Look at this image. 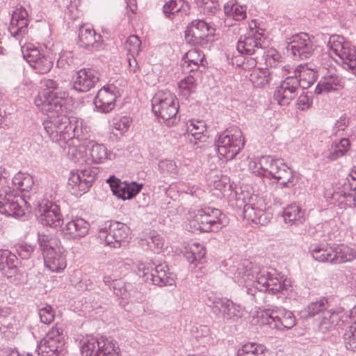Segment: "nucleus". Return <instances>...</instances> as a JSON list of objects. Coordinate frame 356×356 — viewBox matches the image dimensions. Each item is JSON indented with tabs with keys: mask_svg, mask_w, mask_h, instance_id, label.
Instances as JSON below:
<instances>
[{
	"mask_svg": "<svg viewBox=\"0 0 356 356\" xmlns=\"http://www.w3.org/2000/svg\"><path fill=\"white\" fill-rule=\"evenodd\" d=\"M65 106L60 111H42L47 115L42 123L44 129L53 142L65 141L74 138L79 140L86 138L87 127L83 126V121L75 116L64 114Z\"/></svg>",
	"mask_w": 356,
	"mask_h": 356,
	"instance_id": "f257e3e1",
	"label": "nucleus"
},
{
	"mask_svg": "<svg viewBox=\"0 0 356 356\" xmlns=\"http://www.w3.org/2000/svg\"><path fill=\"white\" fill-rule=\"evenodd\" d=\"M196 88L197 83L194 74H189L179 82V92L186 99L195 92Z\"/></svg>",
	"mask_w": 356,
	"mask_h": 356,
	"instance_id": "8fccbe9b",
	"label": "nucleus"
},
{
	"mask_svg": "<svg viewBox=\"0 0 356 356\" xmlns=\"http://www.w3.org/2000/svg\"><path fill=\"white\" fill-rule=\"evenodd\" d=\"M282 56L277 52H273L272 54H268L266 57V63L267 65H269L271 68L280 69L282 72L284 73L288 70L286 66H283L281 63L280 59Z\"/></svg>",
	"mask_w": 356,
	"mask_h": 356,
	"instance_id": "13d9d810",
	"label": "nucleus"
},
{
	"mask_svg": "<svg viewBox=\"0 0 356 356\" xmlns=\"http://www.w3.org/2000/svg\"><path fill=\"white\" fill-rule=\"evenodd\" d=\"M345 86V79L335 72H328L316 87L315 92L321 94L342 89Z\"/></svg>",
	"mask_w": 356,
	"mask_h": 356,
	"instance_id": "473e14b6",
	"label": "nucleus"
},
{
	"mask_svg": "<svg viewBox=\"0 0 356 356\" xmlns=\"http://www.w3.org/2000/svg\"><path fill=\"white\" fill-rule=\"evenodd\" d=\"M11 184L18 191L28 192L33 185V180L29 175L18 172L11 179Z\"/></svg>",
	"mask_w": 356,
	"mask_h": 356,
	"instance_id": "de8ad7c7",
	"label": "nucleus"
},
{
	"mask_svg": "<svg viewBox=\"0 0 356 356\" xmlns=\"http://www.w3.org/2000/svg\"><path fill=\"white\" fill-rule=\"evenodd\" d=\"M331 56L334 55L337 63L342 67L356 76V48L343 37L333 35L327 42Z\"/></svg>",
	"mask_w": 356,
	"mask_h": 356,
	"instance_id": "7ed1b4c3",
	"label": "nucleus"
},
{
	"mask_svg": "<svg viewBox=\"0 0 356 356\" xmlns=\"http://www.w3.org/2000/svg\"><path fill=\"white\" fill-rule=\"evenodd\" d=\"M283 218L290 225L302 224L305 220V211L296 204H291L284 209Z\"/></svg>",
	"mask_w": 356,
	"mask_h": 356,
	"instance_id": "ea45409f",
	"label": "nucleus"
},
{
	"mask_svg": "<svg viewBox=\"0 0 356 356\" xmlns=\"http://www.w3.org/2000/svg\"><path fill=\"white\" fill-rule=\"evenodd\" d=\"M273 71L268 69H257L250 75V80L254 87L263 88L268 85L273 79Z\"/></svg>",
	"mask_w": 356,
	"mask_h": 356,
	"instance_id": "37998d69",
	"label": "nucleus"
},
{
	"mask_svg": "<svg viewBox=\"0 0 356 356\" xmlns=\"http://www.w3.org/2000/svg\"><path fill=\"white\" fill-rule=\"evenodd\" d=\"M152 111L161 123L172 127L179 121V102L169 91L157 93L152 99Z\"/></svg>",
	"mask_w": 356,
	"mask_h": 356,
	"instance_id": "f03ea898",
	"label": "nucleus"
},
{
	"mask_svg": "<svg viewBox=\"0 0 356 356\" xmlns=\"http://www.w3.org/2000/svg\"><path fill=\"white\" fill-rule=\"evenodd\" d=\"M312 257L319 262H330L334 258L332 257L333 247L327 245L312 244L309 247Z\"/></svg>",
	"mask_w": 356,
	"mask_h": 356,
	"instance_id": "a19ab883",
	"label": "nucleus"
},
{
	"mask_svg": "<svg viewBox=\"0 0 356 356\" xmlns=\"http://www.w3.org/2000/svg\"><path fill=\"white\" fill-rule=\"evenodd\" d=\"M98 72L91 68H83L76 72L73 88L81 92H86L92 88L99 81Z\"/></svg>",
	"mask_w": 356,
	"mask_h": 356,
	"instance_id": "393cba45",
	"label": "nucleus"
},
{
	"mask_svg": "<svg viewBox=\"0 0 356 356\" xmlns=\"http://www.w3.org/2000/svg\"><path fill=\"white\" fill-rule=\"evenodd\" d=\"M35 207L36 216L43 225L58 228L63 224L60 207L51 200L42 199L38 201Z\"/></svg>",
	"mask_w": 356,
	"mask_h": 356,
	"instance_id": "4468645a",
	"label": "nucleus"
},
{
	"mask_svg": "<svg viewBox=\"0 0 356 356\" xmlns=\"http://www.w3.org/2000/svg\"><path fill=\"white\" fill-rule=\"evenodd\" d=\"M245 140L238 127H232L218 135L216 140L217 151L222 158L232 160L243 148Z\"/></svg>",
	"mask_w": 356,
	"mask_h": 356,
	"instance_id": "423d86ee",
	"label": "nucleus"
},
{
	"mask_svg": "<svg viewBox=\"0 0 356 356\" xmlns=\"http://www.w3.org/2000/svg\"><path fill=\"white\" fill-rule=\"evenodd\" d=\"M95 177V172L90 168L72 171L68 179V184L74 190V193H85L92 186Z\"/></svg>",
	"mask_w": 356,
	"mask_h": 356,
	"instance_id": "4be33fe9",
	"label": "nucleus"
},
{
	"mask_svg": "<svg viewBox=\"0 0 356 356\" xmlns=\"http://www.w3.org/2000/svg\"><path fill=\"white\" fill-rule=\"evenodd\" d=\"M92 160L95 163H103L108 157V149L103 145L90 140L87 145Z\"/></svg>",
	"mask_w": 356,
	"mask_h": 356,
	"instance_id": "c03bdc74",
	"label": "nucleus"
},
{
	"mask_svg": "<svg viewBox=\"0 0 356 356\" xmlns=\"http://www.w3.org/2000/svg\"><path fill=\"white\" fill-rule=\"evenodd\" d=\"M259 268L249 261L238 263L236 266H232L231 269L233 273V280L239 284H245L248 281L256 279L257 273L259 271Z\"/></svg>",
	"mask_w": 356,
	"mask_h": 356,
	"instance_id": "7c9ffc66",
	"label": "nucleus"
},
{
	"mask_svg": "<svg viewBox=\"0 0 356 356\" xmlns=\"http://www.w3.org/2000/svg\"><path fill=\"white\" fill-rule=\"evenodd\" d=\"M224 11L226 16L236 21H241L246 17L245 8L236 3L227 2L224 6Z\"/></svg>",
	"mask_w": 356,
	"mask_h": 356,
	"instance_id": "49530a36",
	"label": "nucleus"
},
{
	"mask_svg": "<svg viewBox=\"0 0 356 356\" xmlns=\"http://www.w3.org/2000/svg\"><path fill=\"white\" fill-rule=\"evenodd\" d=\"M259 268L249 261L238 263L236 266H232L231 269L233 273V280L239 284H245L248 281L256 279L257 273L259 271Z\"/></svg>",
	"mask_w": 356,
	"mask_h": 356,
	"instance_id": "c756f323",
	"label": "nucleus"
},
{
	"mask_svg": "<svg viewBox=\"0 0 356 356\" xmlns=\"http://www.w3.org/2000/svg\"><path fill=\"white\" fill-rule=\"evenodd\" d=\"M315 49L314 38H311L306 33H300L292 36L288 45V50L291 51L293 56L302 60L311 57Z\"/></svg>",
	"mask_w": 356,
	"mask_h": 356,
	"instance_id": "a211bd4d",
	"label": "nucleus"
},
{
	"mask_svg": "<svg viewBox=\"0 0 356 356\" xmlns=\"http://www.w3.org/2000/svg\"><path fill=\"white\" fill-rule=\"evenodd\" d=\"M129 235V227L118 221L110 222L108 227L106 226L99 231V237L104 238L107 245L113 248H120L122 243L127 241Z\"/></svg>",
	"mask_w": 356,
	"mask_h": 356,
	"instance_id": "f3484780",
	"label": "nucleus"
},
{
	"mask_svg": "<svg viewBox=\"0 0 356 356\" xmlns=\"http://www.w3.org/2000/svg\"><path fill=\"white\" fill-rule=\"evenodd\" d=\"M266 348L259 343L250 342L244 344L237 352V356H266Z\"/></svg>",
	"mask_w": 356,
	"mask_h": 356,
	"instance_id": "a18cd8bd",
	"label": "nucleus"
},
{
	"mask_svg": "<svg viewBox=\"0 0 356 356\" xmlns=\"http://www.w3.org/2000/svg\"><path fill=\"white\" fill-rule=\"evenodd\" d=\"M148 243L152 244L154 248L159 251L163 248L164 245V240L160 235L154 232L151 234Z\"/></svg>",
	"mask_w": 356,
	"mask_h": 356,
	"instance_id": "774afa93",
	"label": "nucleus"
},
{
	"mask_svg": "<svg viewBox=\"0 0 356 356\" xmlns=\"http://www.w3.org/2000/svg\"><path fill=\"white\" fill-rule=\"evenodd\" d=\"M332 199L339 204L356 207V170L339 182V187L333 192Z\"/></svg>",
	"mask_w": 356,
	"mask_h": 356,
	"instance_id": "dca6fc26",
	"label": "nucleus"
},
{
	"mask_svg": "<svg viewBox=\"0 0 356 356\" xmlns=\"http://www.w3.org/2000/svg\"><path fill=\"white\" fill-rule=\"evenodd\" d=\"M260 321L262 324L279 330H289L296 325L293 314L282 307L265 309L261 314Z\"/></svg>",
	"mask_w": 356,
	"mask_h": 356,
	"instance_id": "9d476101",
	"label": "nucleus"
},
{
	"mask_svg": "<svg viewBox=\"0 0 356 356\" xmlns=\"http://www.w3.org/2000/svg\"><path fill=\"white\" fill-rule=\"evenodd\" d=\"M289 284L282 280V277L277 275L275 270L268 271L266 268H261L257 273L256 280L252 287H247L246 293L257 300V292H268L272 294L283 293L288 289Z\"/></svg>",
	"mask_w": 356,
	"mask_h": 356,
	"instance_id": "39448f33",
	"label": "nucleus"
},
{
	"mask_svg": "<svg viewBox=\"0 0 356 356\" xmlns=\"http://www.w3.org/2000/svg\"><path fill=\"white\" fill-rule=\"evenodd\" d=\"M343 338L346 348L356 351V321L346 329Z\"/></svg>",
	"mask_w": 356,
	"mask_h": 356,
	"instance_id": "3c124183",
	"label": "nucleus"
},
{
	"mask_svg": "<svg viewBox=\"0 0 356 356\" xmlns=\"http://www.w3.org/2000/svg\"><path fill=\"white\" fill-rule=\"evenodd\" d=\"M90 224L81 218H76L68 221L62 228L64 237L67 239L78 240L84 237L88 232Z\"/></svg>",
	"mask_w": 356,
	"mask_h": 356,
	"instance_id": "cd10ccee",
	"label": "nucleus"
},
{
	"mask_svg": "<svg viewBox=\"0 0 356 356\" xmlns=\"http://www.w3.org/2000/svg\"><path fill=\"white\" fill-rule=\"evenodd\" d=\"M19 261L15 253L8 250H0V270L8 278L19 273Z\"/></svg>",
	"mask_w": 356,
	"mask_h": 356,
	"instance_id": "72a5a7b5",
	"label": "nucleus"
},
{
	"mask_svg": "<svg viewBox=\"0 0 356 356\" xmlns=\"http://www.w3.org/2000/svg\"><path fill=\"white\" fill-rule=\"evenodd\" d=\"M225 218L220 209L204 207L197 210L191 225L203 232H218L225 225Z\"/></svg>",
	"mask_w": 356,
	"mask_h": 356,
	"instance_id": "6e6552de",
	"label": "nucleus"
},
{
	"mask_svg": "<svg viewBox=\"0 0 356 356\" xmlns=\"http://www.w3.org/2000/svg\"><path fill=\"white\" fill-rule=\"evenodd\" d=\"M207 304L216 317L222 318L225 322H237L243 315V308L227 298L209 297Z\"/></svg>",
	"mask_w": 356,
	"mask_h": 356,
	"instance_id": "1a4fd4ad",
	"label": "nucleus"
},
{
	"mask_svg": "<svg viewBox=\"0 0 356 356\" xmlns=\"http://www.w3.org/2000/svg\"><path fill=\"white\" fill-rule=\"evenodd\" d=\"M280 161V159H273L270 156H262L257 161L251 162L250 168L258 176L272 178Z\"/></svg>",
	"mask_w": 356,
	"mask_h": 356,
	"instance_id": "2f4dec72",
	"label": "nucleus"
},
{
	"mask_svg": "<svg viewBox=\"0 0 356 356\" xmlns=\"http://www.w3.org/2000/svg\"><path fill=\"white\" fill-rule=\"evenodd\" d=\"M207 179L210 186L220 191L224 190L229 183V178L216 170L211 171Z\"/></svg>",
	"mask_w": 356,
	"mask_h": 356,
	"instance_id": "09e8293b",
	"label": "nucleus"
},
{
	"mask_svg": "<svg viewBox=\"0 0 356 356\" xmlns=\"http://www.w3.org/2000/svg\"><path fill=\"white\" fill-rule=\"evenodd\" d=\"M23 58L38 74H46L53 67L51 59L43 54L38 47L32 43H26L21 48Z\"/></svg>",
	"mask_w": 356,
	"mask_h": 356,
	"instance_id": "2eb2a0df",
	"label": "nucleus"
},
{
	"mask_svg": "<svg viewBox=\"0 0 356 356\" xmlns=\"http://www.w3.org/2000/svg\"><path fill=\"white\" fill-rule=\"evenodd\" d=\"M184 136L189 143L197 145L206 142L208 136L207 126L204 121L191 120L185 124Z\"/></svg>",
	"mask_w": 356,
	"mask_h": 356,
	"instance_id": "a878e982",
	"label": "nucleus"
},
{
	"mask_svg": "<svg viewBox=\"0 0 356 356\" xmlns=\"http://www.w3.org/2000/svg\"><path fill=\"white\" fill-rule=\"evenodd\" d=\"M343 313L341 307L324 311L317 323L318 330L323 334L334 330L341 321Z\"/></svg>",
	"mask_w": 356,
	"mask_h": 356,
	"instance_id": "bb28decb",
	"label": "nucleus"
},
{
	"mask_svg": "<svg viewBox=\"0 0 356 356\" xmlns=\"http://www.w3.org/2000/svg\"><path fill=\"white\" fill-rule=\"evenodd\" d=\"M38 242L42 254L51 250L56 249V240L50 234L38 233Z\"/></svg>",
	"mask_w": 356,
	"mask_h": 356,
	"instance_id": "603ef678",
	"label": "nucleus"
},
{
	"mask_svg": "<svg viewBox=\"0 0 356 356\" xmlns=\"http://www.w3.org/2000/svg\"><path fill=\"white\" fill-rule=\"evenodd\" d=\"M80 345L82 356H119V348L110 338L89 336L83 338Z\"/></svg>",
	"mask_w": 356,
	"mask_h": 356,
	"instance_id": "0eeeda50",
	"label": "nucleus"
},
{
	"mask_svg": "<svg viewBox=\"0 0 356 356\" xmlns=\"http://www.w3.org/2000/svg\"><path fill=\"white\" fill-rule=\"evenodd\" d=\"M65 345V336L61 327H53L40 342V349L42 353H59Z\"/></svg>",
	"mask_w": 356,
	"mask_h": 356,
	"instance_id": "412c9836",
	"label": "nucleus"
},
{
	"mask_svg": "<svg viewBox=\"0 0 356 356\" xmlns=\"http://www.w3.org/2000/svg\"><path fill=\"white\" fill-rule=\"evenodd\" d=\"M236 49L241 55H261L263 57L265 54L261 37L252 33L240 37Z\"/></svg>",
	"mask_w": 356,
	"mask_h": 356,
	"instance_id": "5701e85b",
	"label": "nucleus"
},
{
	"mask_svg": "<svg viewBox=\"0 0 356 356\" xmlns=\"http://www.w3.org/2000/svg\"><path fill=\"white\" fill-rule=\"evenodd\" d=\"M28 13L21 6L13 12L8 30L13 36L22 37L28 33Z\"/></svg>",
	"mask_w": 356,
	"mask_h": 356,
	"instance_id": "c85d7f7f",
	"label": "nucleus"
},
{
	"mask_svg": "<svg viewBox=\"0 0 356 356\" xmlns=\"http://www.w3.org/2000/svg\"><path fill=\"white\" fill-rule=\"evenodd\" d=\"M126 46L128 51L134 56L140 51L141 41L137 35H131L127 38Z\"/></svg>",
	"mask_w": 356,
	"mask_h": 356,
	"instance_id": "bf43d9fd",
	"label": "nucleus"
},
{
	"mask_svg": "<svg viewBox=\"0 0 356 356\" xmlns=\"http://www.w3.org/2000/svg\"><path fill=\"white\" fill-rule=\"evenodd\" d=\"M182 6L181 0H170L163 6V13L167 17L172 19L175 14L181 10Z\"/></svg>",
	"mask_w": 356,
	"mask_h": 356,
	"instance_id": "6e6d98bb",
	"label": "nucleus"
},
{
	"mask_svg": "<svg viewBox=\"0 0 356 356\" xmlns=\"http://www.w3.org/2000/svg\"><path fill=\"white\" fill-rule=\"evenodd\" d=\"M193 250L195 258V262L202 264L206 254L204 247L199 244H194L193 245Z\"/></svg>",
	"mask_w": 356,
	"mask_h": 356,
	"instance_id": "338daca9",
	"label": "nucleus"
},
{
	"mask_svg": "<svg viewBox=\"0 0 356 356\" xmlns=\"http://www.w3.org/2000/svg\"><path fill=\"white\" fill-rule=\"evenodd\" d=\"M306 71L301 70L299 74L298 81H300V86L303 88H307L310 87L316 81L315 79V72H312V76H309V80H306Z\"/></svg>",
	"mask_w": 356,
	"mask_h": 356,
	"instance_id": "69168bd1",
	"label": "nucleus"
},
{
	"mask_svg": "<svg viewBox=\"0 0 356 356\" xmlns=\"http://www.w3.org/2000/svg\"><path fill=\"white\" fill-rule=\"evenodd\" d=\"M41 89L35 99V104L41 111H60L65 106V92H62L58 83L53 79H44L40 82Z\"/></svg>",
	"mask_w": 356,
	"mask_h": 356,
	"instance_id": "20e7f679",
	"label": "nucleus"
},
{
	"mask_svg": "<svg viewBox=\"0 0 356 356\" xmlns=\"http://www.w3.org/2000/svg\"><path fill=\"white\" fill-rule=\"evenodd\" d=\"M204 55L202 53L196 49L189 50L184 56L183 60L184 63L182 65L183 68L189 67L192 64L200 63L203 62Z\"/></svg>",
	"mask_w": 356,
	"mask_h": 356,
	"instance_id": "5fc2aeb1",
	"label": "nucleus"
},
{
	"mask_svg": "<svg viewBox=\"0 0 356 356\" xmlns=\"http://www.w3.org/2000/svg\"><path fill=\"white\" fill-rule=\"evenodd\" d=\"M119 97L118 88L113 84L107 85L98 91L94 99V104L98 111L107 113L115 108L116 100Z\"/></svg>",
	"mask_w": 356,
	"mask_h": 356,
	"instance_id": "aec40b11",
	"label": "nucleus"
},
{
	"mask_svg": "<svg viewBox=\"0 0 356 356\" xmlns=\"http://www.w3.org/2000/svg\"><path fill=\"white\" fill-rule=\"evenodd\" d=\"M43 258L46 267L52 272H58L66 267L65 257L59 248L46 252Z\"/></svg>",
	"mask_w": 356,
	"mask_h": 356,
	"instance_id": "c9c22d12",
	"label": "nucleus"
},
{
	"mask_svg": "<svg viewBox=\"0 0 356 356\" xmlns=\"http://www.w3.org/2000/svg\"><path fill=\"white\" fill-rule=\"evenodd\" d=\"M33 247L26 243L18 244L15 246V250L22 260L29 259L33 252Z\"/></svg>",
	"mask_w": 356,
	"mask_h": 356,
	"instance_id": "680f3d73",
	"label": "nucleus"
},
{
	"mask_svg": "<svg viewBox=\"0 0 356 356\" xmlns=\"http://www.w3.org/2000/svg\"><path fill=\"white\" fill-rule=\"evenodd\" d=\"M299 86L296 75L287 76L275 90L274 99L280 105H288L297 96Z\"/></svg>",
	"mask_w": 356,
	"mask_h": 356,
	"instance_id": "6ab92c4d",
	"label": "nucleus"
},
{
	"mask_svg": "<svg viewBox=\"0 0 356 356\" xmlns=\"http://www.w3.org/2000/svg\"><path fill=\"white\" fill-rule=\"evenodd\" d=\"M332 264H337L350 261L356 257V252L343 244L333 247Z\"/></svg>",
	"mask_w": 356,
	"mask_h": 356,
	"instance_id": "79ce46f5",
	"label": "nucleus"
},
{
	"mask_svg": "<svg viewBox=\"0 0 356 356\" xmlns=\"http://www.w3.org/2000/svg\"><path fill=\"white\" fill-rule=\"evenodd\" d=\"M159 169L163 174L170 175L172 177L177 175L179 170L176 163L172 160L165 159L159 163Z\"/></svg>",
	"mask_w": 356,
	"mask_h": 356,
	"instance_id": "4d7b16f0",
	"label": "nucleus"
},
{
	"mask_svg": "<svg viewBox=\"0 0 356 356\" xmlns=\"http://www.w3.org/2000/svg\"><path fill=\"white\" fill-rule=\"evenodd\" d=\"M215 29L202 19H195L187 26L185 40L192 46L207 45L214 35Z\"/></svg>",
	"mask_w": 356,
	"mask_h": 356,
	"instance_id": "ddd939ff",
	"label": "nucleus"
},
{
	"mask_svg": "<svg viewBox=\"0 0 356 356\" xmlns=\"http://www.w3.org/2000/svg\"><path fill=\"white\" fill-rule=\"evenodd\" d=\"M110 289L113 291L116 296L122 299H127L129 297L127 287L124 283L121 280L113 282L112 287H110Z\"/></svg>",
	"mask_w": 356,
	"mask_h": 356,
	"instance_id": "052dcab7",
	"label": "nucleus"
},
{
	"mask_svg": "<svg viewBox=\"0 0 356 356\" xmlns=\"http://www.w3.org/2000/svg\"><path fill=\"white\" fill-rule=\"evenodd\" d=\"M39 316L42 323L49 324L54 319V312L51 306L47 305L39 309Z\"/></svg>",
	"mask_w": 356,
	"mask_h": 356,
	"instance_id": "e2e57ef3",
	"label": "nucleus"
},
{
	"mask_svg": "<svg viewBox=\"0 0 356 356\" xmlns=\"http://www.w3.org/2000/svg\"><path fill=\"white\" fill-rule=\"evenodd\" d=\"M348 124V120L345 115L341 116L335 123L332 131L335 136H343V131Z\"/></svg>",
	"mask_w": 356,
	"mask_h": 356,
	"instance_id": "0e129e2a",
	"label": "nucleus"
},
{
	"mask_svg": "<svg viewBox=\"0 0 356 356\" xmlns=\"http://www.w3.org/2000/svg\"><path fill=\"white\" fill-rule=\"evenodd\" d=\"M78 44L80 47L86 49L91 47L93 49H97L101 46L102 36L97 34L95 30L89 26H81L79 31Z\"/></svg>",
	"mask_w": 356,
	"mask_h": 356,
	"instance_id": "f704fd0d",
	"label": "nucleus"
},
{
	"mask_svg": "<svg viewBox=\"0 0 356 356\" xmlns=\"http://www.w3.org/2000/svg\"><path fill=\"white\" fill-rule=\"evenodd\" d=\"M243 216L248 220L261 225L270 222L272 215L266 211V204L261 197L257 195L243 197Z\"/></svg>",
	"mask_w": 356,
	"mask_h": 356,
	"instance_id": "9b49d317",
	"label": "nucleus"
},
{
	"mask_svg": "<svg viewBox=\"0 0 356 356\" xmlns=\"http://www.w3.org/2000/svg\"><path fill=\"white\" fill-rule=\"evenodd\" d=\"M277 169L275 170L273 179H277L281 188H292L296 184L293 171L282 160L278 163Z\"/></svg>",
	"mask_w": 356,
	"mask_h": 356,
	"instance_id": "e433bc0d",
	"label": "nucleus"
},
{
	"mask_svg": "<svg viewBox=\"0 0 356 356\" xmlns=\"http://www.w3.org/2000/svg\"><path fill=\"white\" fill-rule=\"evenodd\" d=\"M110 186L115 195L122 200H130L136 196L143 187L142 184H137L135 181L122 182L120 179L111 177L108 180Z\"/></svg>",
	"mask_w": 356,
	"mask_h": 356,
	"instance_id": "b1692460",
	"label": "nucleus"
},
{
	"mask_svg": "<svg viewBox=\"0 0 356 356\" xmlns=\"http://www.w3.org/2000/svg\"><path fill=\"white\" fill-rule=\"evenodd\" d=\"M154 264L145 265L141 263L138 266V274L147 282L159 286H172L175 284L174 278L168 273V267L165 264H159L154 267Z\"/></svg>",
	"mask_w": 356,
	"mask_h": 356,
	"instance_id": "f8f14e48",
	"label": "nucleus"
},
{
	"mask_svg": "<svg viewBox=\"0 0 356 356\" xmlns=\"http://www.w3.org/2000/svg\"><path fill=\"white\" fill-rule=\"evenodd\" d=\"M350 147V140L345 137H342L339 140H334L325 153V157L329 161H335L344 156Z\"/></svg>",
	"mask_w": 356,
	"mask_h": 356,
	"instance_id": "58836bf2",
	"label": "nucleus"
},
{
	"mask_svg": "<svg viewBox=\"0 0 356 356\" xmlns=\"http://www.w3.org/2000/svg\"><path fill=\"white\" fill-rule=\"evenodd\" d=\"M9 196L0 200V213L7 216H22L24 211L18 202V197L14 195L13 192L9 194Z\"/></svg>",
	"mask_w": 356,
	"mask_h": 356,
	"instance_id": "4c0bfd02",
	"label": "nucleus"
},
{
	"mask_svg": "<svg viewBox=\"0 0 356 356\" xmlns=\"http://www.w3.org/2000/svg\"><path fill=\"white\" fill-rule=\"evenodd\" d=\"M330 309V305L325 298H321L319 300L312 302L308 305L307 312L310 316H314L318 313H323L324 311Z\"/></svg>",
	"mask_w": 356,
	"mask_h": 356,
	"instance_id": "864d4df0",
	"label": "nucleus"
}]
</instances>
